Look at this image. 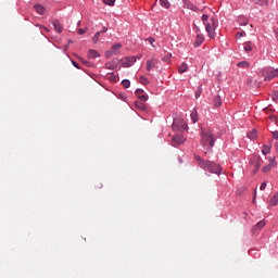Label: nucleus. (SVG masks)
<instances>
[{"mask_svg": "<svg viewBox=\"0 0 278 278\" xmlns=\"http://www.w3.org/2000/svg\"><path fill=\"white\" fill-rule=\"evenodd\" d=\"M274 140H278V130L271 132Z\"/></svg>", "mask_w": 278, "mask_h": 278, "instance_id": "obj_42", "label": "nucleus"}, {"mask_svg": "<svg viewBox=\"0 0 278 278\" xmlns=\"http://www.w3.org/2000/svg\"><path fill=\"white\" fill-rule=\"evenodd\" d=\"M238 68H249V66H251V63H249L248 61H241L239 63H237Z\"/></svg>", "mask_w": 278, "mask_h": 278, "instance_id": "obj_22", "label": "nucleus"}, {"mask_svg": "<svg viewBox=\"0 0 278 278\" xmlns=\"http://www.w3.org/2000/svg\"><path fill=\"white\" fill-rule=\"evenodd\" d=\"M172 142L174 147H179L180 144H184V142H186V137H184V135H175L172 138Z\"/></svg>", "mask_w": 278, "mask_h": 278, "instance_id": "obj_8", "label": "nucleus"}, {"mask_svg": "<svg viewBox=\"0 0 278 278\" xmlns=\"http://www.w3.org/2000/svg\"><path fill=\"white\" fill-rule=\"evenodd\" d=\"M263 76L265 81H270V79H275V77H278V68L265 67L263 68Z\"/></svg>", "mask_w": 278, "mask_h": 278, "instance_id": "obj_4", "label": "nucleus"}, {"mask_svg": "<svg viewBox=\"0 0 278 278\" xmlns=\"http://www.w3.org/2000/svg\"><path fill=\"white\" fill-rule=\"evenodd\" d=\"M266 223H264V220H261L255 225L254 229H263Z\"/></svg>", "mask_w": 278, "mask_h": 278, "instance_id": "obj_34", "label": "nucleus"}, {"mask_svg": "<svg viewBox=\"0 0 278 278\" xmlns=\"http://www.w3.org/2000/svg\"><path fill=\"white\" fill-rule=\"evenodd\" d=\"M216 144V137L212 130H201V146L208 151Z\"/></svg>", "mask_w": 278, "mask_h": 278, "instance_id": "obj_2", "label": "nucleus"}, {"mask_svg": "<svg viewBox=\"0 0 278 278\" xmlns=\"http://www.w3.org/2000/svg\"><path fill=\"white\" fill-rule=\"evenodd\" d=\"M194 160L198 161L200 168H203V170L213 173V175H220L223 173V167H220V165H218L212 161H205L199 155H195Z\"/></svg>", "mask_w": 278, "mask_h": 278, "instance_id": "obj_1", "label": "nucleus"}, {"mask_svg": "<svg viewBox=\"0 0 278 278\" xmlns=\"http://www.w3.org/2000/svg\"><path fill=\"white\" fill-rule=\"evenodd\" d=\"M255 201H256V198L254 197L252 202L255 203Z\"/></svg>", "mask_w": 278, "mask_h": 278, "instance_id": "obj_52", "label": "nucleus"}, {"mask_svg": "<svg viewBox=\"0 0 278 278\" xmlns=\"http://www.w3.org/2000/svg\"><path fill=\"white\" fill-rule=\"evenodd\" d=\"M247 136L250 140H255V138H257V130L253 129L252 131L248 132Z\"/></svg>", "mask_w": 278, "mask_h": 278, "instance_id": "obj_25", "label": "nucleus"}, {"mask_svg": "<svg viewBox=\"0 0 278 278\" xmlns=\"http://www.w3.org/2000/svg\"><path fill=\"white\" fill-rule=\"evenodd\" d=\"M72 64H73V66L75 67V68H80L79 67V63H77V61H75V60H72Z\"/></svg>", "mask_w": 278, "mask_h": 278, "instance_id": "obj_44", "label": "nucleus"}, {"mask_svg": "<svg viewBox=\"0 0 278 278\" xmlns=\"http://www.w3.org/2000/svg\"><path fill=\"white\" fill-rule=\"evenodd\" d=\"M78 34H79V36H84V34H86V29L79 28Z\"/></svg>", "mask_w": 278, "mask_h": 278, "instance_id": "obj_47", "label": "nucleus"}, {"mask_svg": "<svg viewBox=\"0 0 278 278\" xmlns=\"http://www.w3.org/2000/svg\"><path fill=\"white\" fill-rule=\"evenodd\" d=\"M266 186H267L266 181L262 182L260 190H266Z\"/></svg>", "mask_w": 278, "mask_h": 278, "instance_id": "obj_46", "label": "nucleus"}, {"mask_svg": "<svg viewBox=\"0 0 278 278\" xmlns=\"http://www.w3.org/2000/svg\"><path fill=\"white\" fill-rule=\"evenodd\" d=\"M276 149H278V143H276Z\"/></svg>", "mask_w": 278, "mask_h": 278, "instance_id": "obj_54", "label": "nucleus"}, {"mask_svg": "<svg viewBox=\"0 0 278 278\" xmlns=\"http://www.w3.org/2000/svg\"><path fill=\"white\" fill-rule=\"evenodd\" d=\"M149 42H151V45H153V42H154L153 38H150Z\"/></svg>", "mask_w": 278, "mask_h": 278, "instance_id": "obj_50", "label": "nucleus"}, {"mask_svg": "<svg viewBox=\"0 0 278 278\" xmlns=\"http://www.w3.org/2000/svg\"><path fill=\"white\" fill-rule=\"evenodd\" d=\"M193 31L197 34V36L202 35L201 28L199 26H197V24L193 25Z\"/></svg>", "mask_w": 278, "mask_h": 278, "instance_id": "obj_37", "label": "nucleus"}, {"mask_svg": "<svg viewBox=\"0 0 278 278\" xmlns=\"http://www.w3.org/2000/svg\"><path fill=\"white\" fill-rule=\"evenodd\" d=\"M278 203V191L274 194V197L269 200V205H277Z\"/></svg>", "mask_w": 278, "mask_h": 278, "instance_id": "obj_24", "label": "nucleus"}, {"mask_svg": "<svg viewBox=\"0 0 278 278\" xmlns=\"http://www.w3.org/2000/svg\"><path fill=\"white\" fill-rule=\"evenodd\" d=\"M139 81L143 86H147L149 84V78H147L146 76H140Z\"/></svg>", "mask_w": 278, "mask_h": 278, "instance_id": "obj_27", "label": "nucleus"}, {"mask_svg": "<svg viewBox=\"0 0 278 278\" xmlns=\"http://www.w3.org/2000/svg\"><path fill=\"white\" fill-rule=\"evenodd\" d=\"M110 81H113V83L118 81V76H117V75H115L114 73H111Z\"/></svg>", "mask_w": 278, "mask_h": 278, "instance_id": "obj_36", "label": "nucleus"}, {"mask_svg": "<svg viewBox=\"0 0 278 278\" xmlns=\"http://www.w3.org/2000/svg\"><path fill=\"white\" fill-rule=\"evenodd\" d=\"M52 25H53L56 34H62L63 26H62V23L60 22V20H54L52 22Z\"/></svg>", "mask_w": 278, "mask_h": 278, "instance_id": "obj_12", "label": "nucleus"}, {"mask_svg": "<svg viewBox=\"0 0 278 278\" xmlns=\"http://www.w3.org/2000/svg\"><path fill=\"white\" fill-rule=\"evenodd\" d=\"M102 31L101 34H105V31H108V28H104L103 30H100Z\"/></svg>", "mask_w": 278, "mask_h": 278, "instance_id": "obj_49", "label": "nucleus"}, {"mask_svg": "<svg viewBox=\"0 0 278 278\" xmlns=\"http://www.w3.org/2000/svg\"><path fill=\"white\" fill-rule=\"evenodd\" d=\"M135 105L138 110H142V111L147 110V105H144V103L142 102H136Z\"/></svg>", "mask_w": 278, "mask_h": 278, "instance_id": "obj_26", "label": "nucleus"}, {"mask_svg": "<svg viewBox=\"0 0 278 278\" xmlns=\"http://www.w3.org/2000/svg\"><path fill=\"white\" fill-rule=\"evenodd\" d=\"M271 166L269 164L265 165L262 167V173H270Z\"/></svg>", "mask_w": 278, "mask_h": 278, "instance_id": "obj_32", "label": "nucleus"}, {"mask_svg": "<svg viewBox=\"0 0 278 278\" xmlns=\"http://www.w3.org/2000/svg\"><path fill=\"white\" fill-rule=\"evenodd\" d=\"M81 22L80 21H78V25L80 24Z\"/></svg>", "mask_w": 278, "mask_h": 278, "instance_id": "obj_55", "label": "nucleus"}, {"mask_svg": "<svg viewBox=\"0 0 278 278\" xmlns=\"http://www.w3.org/2000/svg\"><path fill=\"white\" fill-rule=\"evenodd\" d=\"M37 27H40L41 31H47L49 33V28L48 27H45L42 25H37Z\"/></svg>", "mask_w": 278, "mask_h": 278, "instance_id": "obj_43", "label": "nucleus"}, {"mask_svg": "<svg viewBox=\"0 0 278 278\" xmlns=\"http://www.w3.org/2000/svg\"><path fill=\"white\" fill-rule=\"evenodd\" d=\"M155 64H157V59L147 61V71H153V68H155Z\"/></svg>", "mask_w": 278, "mask_h": 278, "instance_id": "obj_15", "label": "nucleus"}, {"mask_svg": "<svg viewBox=\"0 0 278 278\" xmlns=\"http://www.w3.org/2000/svg\"><path fill=\"white\" fill-rule=\"evenodd\" d=\"M262 164H264V160H262L261 156H257L256 161L254 162L253 175H255V173H257V170H260V168H262Z\"/></svg>", "mask_w": 278, "mask_h": 278, "instance_id": "obj_11", "label": "nucleus"}, {"mask_svg": "<svg viewBox=\"0 0 278 278\" xmlns=\"http://www.w3.org/2000/svg\"><path fill=\"white\" fill-rule=\"evenodd\" d=\"M135 94L140 101H149V96L144 93V89H136Z\"/></svg>", "mask_w": 278, "mask_h": 278, "instance_id": "obj_9", "label": "nucleus"}, {"mask_svg": "<svg viewBox=\"0 0 278 278\" xmlns=\"http://www.w3.org/2000/svg\"><path fill=\"white\" fill-rule=\"evenodd\" d=\"M122 86L123 88H129V86H131V81L129 79H123Z\"/></svg>", "mask_w": 278, "mask_h": 278, "instance_id": "obj_28", "label": "nucleus"}, {"mask_svg": "<svg viewBox=\"0 0 278 278\" xmlns=\"http://www.w3.org/2000/svg\"><path fill=\"white\" fill-rule=\"evenodd\" d=\"M81 62H83V64H85V66H88V67L91 66V63L89 61L81 60Z\"/></svg>", "mask_w": 278, "mask_h": 278, "instance_id": "obj_48", "label": "nucleus"}, {"mask_svg": "<svg viewBox=\"0 0 278 278\" xmlns=\"http://www.w3.org/2000/svg\"><path fill=\"white\" fill-rule=\"evenodd\" d=\"M187 10H191V12H199V7L194 5L192 2L186 4Z\"/></svg>", "mask_w": 278, "mask_h": 278, "instance_id": "obj_19", "label": "nucleus"}, {"mask_svg": "<svg viewBox=\"0 0 278 278\" xmlns=\"http://www.w3.org/2000/svg\"><path fill=\"white\" fill-rule=\"evenodd\" d=\"M68 45H73V40L70 39V40H68Z\"/></svg>", "mask_w": 278, "mask_h": 278, "instance_id": "obj_51", "label": "nucleus"}, {"mask_svg": "<svg viewBox=\"0 0 278 278\" xmlns=\"http://www.w3.org/2000/svg\"><path fill=\"white\" fill-rule=\"evenodd\" d=\"M188 72V64L182 63L179 67H178V73H180V75H184V73Z\"/></svg>", "mask_w": 278, "mask_h": 278, "instance_id": "obj_23", "label": "nucleus"}, {"mask_svg": "<svg viewBox=\"0 0 278 278\" xmlns=\"http://www.w3.org/2000/svg\"><path fill=\"white\" fill-rule=\"evenodd\" d=\"M215 108H220L223 105V100H220V96H216L213 100Z\"/></svg>", "mask_w": 278, "mask_h": 278, "instance_id": "obj_20", "label": "nucleus"}, {"mask_svg": "<svg viewBox=\"0 0 278 278\" xmlns=\"http://www.w3.org/2000/svg\"><path fill=\"white\" fill-rule=\"evenodd\" d=\"M103 3H105V5H114V3H116V0H103Z\"/></svg>", "mask_w": 278, "mask_h": 278, "instance_id": "obj_39", "label": "nucleus"}, {"mask_svg": "<svg viewBox=\"0 0 278 278\" xmlns=\"http://www.w3.org/2000/svg\"><path fill=\"white\" fill-rule=\"evenodd\" d=\"M256 5H262V8L268 5V0H257Z\"/></svg>", "mask_w": 278, "mask_h": 278, "instance_id": "obj_30", "label": "nucleus"}, {"mask_svg": "<svg viewBox=\"0 0 278 278\" xmlns=\"http://www.w3.org/2000/svg\"><path fill=\"white\" fill-rule=\"evenodd\" d=\"M262 153L268 155L270 153V146H263Z\"/></svg>", "mask_w": 278, "mask_h": 278, "instance_id": "obj_29", "label": "nucleus"}, {"mask_svg": "<svg viewBox=\"0 0 278 278\" xmlns=\"http://www.w3.org/2000/svg\"><path fill=\"white\" fill-rule=\"evenodd\" d=\"M66 49H68V45L65 46V51H66Z\"/></svg>", "mask_w": 278, "mask_h": 278, "instance_id": "obj_53", "label": "nucleus"}, {"mask_svg": "<svg viewBox=\"0 0 278 278\" xmlns=\"http://www.w3.org/2000/svg\"><path fill=\"white\" fill-rule=\"evenodd\" d=\"M34 10H36V13L40 14L41 16L46 12L45 7H42V4H35Z\"/></svg>", "mask_w": 278, "mask_h": 278, "instance_id": "obj_18", "label": "nucleus"}, {"mask_svg": "<svg viewBox=\"0 0 278 278\" xmlns=\"http://www.w3.org/2000/svg\"><path fill=\"white\" fill-rule=\"evenodd\" d=\"M97 58H101L97 50H89L88 51V59L89 60H97Z\"/></svg>", "mask_w": 278, "mask_h": 278, "instance_id": "obj_16", "label": "nucleus"}, {"mask_svg": "<svg viewBox=\"0 0 278 278\" xmlns=\"http://www.w3.org/2000/svg\"><path fill=\"white\" fill-rule=\"evenodd\" d=\"M172 127H173L174 131L188 130V124H186V121H184V119L174 118Z\"/></svg>", "mask_w": 278, "mask_h": 278, "instance_id": "obj_5", "label": "nucleus"}, {"mask_svg": "<svg viewBox=\"0 0 278 278\" xmlns=\"http://www.w3.org/2000/svg\"><path fill=\"white\" fill-rule=\"evenodd\" d=\"M161 8H165V10L170 9V2L168 0H160Z\"/></svg>", "mask_w": 278, "mask_h": 278, "instance_id": "obj_21", "label": "nucleus"}, {"mask_svg": "<svg viewBox=\"0 0 278 278\" xmlns=\"http://www.w3.org/2000/svg\"><path fill=\"white\" fill-rule=\"evenodd\" d=\"M202 23L205 27V31L208 34L210 38H214L216 29V17L207 16V14L202 15Z\"/></svg>", "mask_w": 278, "mask_h": 278, "instance_id": "obj_3", "label": "nucleus"}, {"mask_svg": "<svg viewBox=\"0 0 278 278\" xmlns=\"http://www.w3.org/2000/svg\"><path fill=\"white\" fill-rule=\"evenodd\" d=\"M253 47H255V45L251 41H247L243 43V49L245 53H251V51H253Z\"/></svg>", "mask_w": 278, "mask_h": 278, "instance_id": "obj_14", "label": "nucleus"}, {"mask_svg": "<svg viewBox=\"0 0 278 278\" xmlns=\"http://www.w3.org/2000/svg\"><path fill=\"white\" fill-rule=\"evenodd\" d=\"M201 92H203V87L199 86L195 91V99H199V97H201Z\"/></svg>", "mask_w": 278, "mask_h": 278, "instance_id": "obj_33", "label": "nucleus"}, {"mask_svg": "<svg viewBox=\"0 0 278 278\" xmlns=\"http://www.w3.org/2000/svg\"><path fill=\"white\" fill-rule=\"evenodd\" d=\"M269 165L271 168H275V166H277V161L275 159H269Z\"/></svg>", "mask_w": 278, "mask_h": 278, "instance_id": "obj_40", "label": "nucleus"}, {"mask_svg": "<svg viewBox=\"0 0 278 278\" xmlns=\"http://www.w3.org/2000/svg\"><path fill=\"white\" fill-rule=\"evenodd\" d=\"M243 36H247V33H242V31H239V33H237V35H236V39L237 40H240V38H243Z\"/></svg>", "mask_w": 278, "mask_h": 278, "instance_id": "obj_38", "label": "nucleus"}, {"mask_svg": "<svg viewBox=\"0 0 278 278\" xmlns=\"http://www.w3.org/2000/svg\"><path fill=\"white\" fill-rule=\"evenodd\" d=\"M121 62V59H113L105 64V68H108V71H114V68H118Z\"/></svg>", "mask_w": 278, "mask_h": 278, "instance_id": "obj_7", "label": "nucleus"}, {"mask_svg": "<svg viewBox=\"0 0 278 278\" xmlns=\"http://www.w3.org/2000/svg\"><path fill=\"white\" fill-rule=\"evenodd\" d=\"M137 60V56H126L124 60H121L123 68H129L134 66Z\"/></svg>", "mask_w": 278, "mask_h": 278, "instance_id": "obj_6", "label": "nucleus"}, {"mask_svg": "<svg viewBox=\"0 0 278 278\" xmlns=\"http://www.w3.org/2000/svg\"><path fill=\"white\" fill-rule=\"evenodd\" d=\"M204 41H205V37L203 35H197L195 41L193 42V47H195L197 49L198 47H201Z\"/></svg>", "mask_w": 278, "mask_h": 278, "instance_id": "obj_13", "label": "nucleus"}, {"mask_svg": "<svg viewBox=\"0 0 278 278\" xmlns=\"http://www.w3.org/2000/svg\"><path fill=\"white\" fill-rule=\"evenodd\" d=\"M117 49H121V43H115L114 46H112V51L114 52V53H116V50Z\"/></svg>", "mask_w": 278, "mask_h": 278, "instance_id": "obj_41", "label": "nucleus"}, {"mask_svg": "<svg viewBox=\"0 0 278 278\" xmlns=\"http://www.w3.org/2000/svg\"><path fill=\"white\" fill-rule=\"evenodd\" d=\"M101 33L102 31H97L96 35L93 36L92 40L94 45L99 42V37L101 36Z\"/></svg>", "mask_w": 278, "mask_h": 278, "instance_id": "obj_31", "label": "nucleus"}, {"mask_svg": "<svg viewBox=\"0 0 278 278\" xmlns=\"http://www.w3.org/2000/svg\"><path fill=\"white\" fill-rule=\"evenodd\" d=\"M273 101H278V90H275L270 94Z\"/></svg>", "mask_w": 278, "mask_h": 278, "instance_id": "obj_35", "label": "nucleus"}, {"mask_svg": "<svg viewBox=\"0 0 278 278\" xmlns=\"http://www.w3.org/2000/svg\"><path fill=\"white\" fill-rule=\"evenodd\" d=\"M113 53H114L113 50L106 51V52H105V56H106V58H112Z\"/></svg>", "mask_w": 278, "mask_h": 278, "instance_id": "obj_45", "label": "nucleus"}, {"mask_svg": "<svg viewBox=\"0 0 278 278\" xmlns=\"http://www.w3.org/2000/svg\"><path fill=\"white\" fill-rule=\"evenodd\" d=\"M190 118L192 123H199V113L197 112V109H193L190 113Z\"/></svg>", "mask_w": 278, "mask_h": 278, "instance_id": "obj_17", "label": "nucleus"}, {"mask_svg": "<svg viewBox=\"0 0 278 278\" xmlns=\"http://www.w3.org/2000/svg\"><path fill=\"white\" fill-rule=\"evenodd\" d=\"M237 23L241 27H247V25H249V17H247L244 15H240V16L237 17Z\"/></svg>", "mask_w": 278, "mask_h": 278, "instance_id": "obj_10", "label": "nucleus"}]
</instances>
